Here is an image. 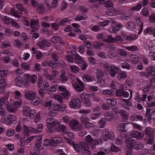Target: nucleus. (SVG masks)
<instances>
[{
	"mask_svg": "<svg viewBox=\"0 0 155 155\" xmlns=\"http://www.w3.org/2000/svg\"><path fill=\"white\" fill-rule=\"evenodd\" d=\"M47 126L51 132H54L56 130H60V123L53 118L48 119L46 120Z\"/></svg>",
	"mask_w": 155,
	"mask_h": 155,
	"instance_id": "1",
	"label": "nucleus"
},
{
	"mask_svg": "<svg viewBox=\"0 0 155 155\" xmlns=\"http://www.w3.org/2000/svg\"><path fill=\"white\" fill-rule=\"evenodd\" d=\"M35 114V111L34 110H30L29 107H25L23 110V114L24 115L28 117L29 119H32L34 118Z\"/></svg>",
	"mask_w": 155,
	"mask_h": 155,
	"instance_id": "2",
	"label": "nucleus"
},
{
	"mask_svg": "<svg viewBox=\"0 0 155 155\" xmlns=\"http://www.w3.org/2000/svg\"><path fill=\"white\" fill-rule=\"evenodd\" d=\"M69 125L71 129L75 131L80 130L82 128V125L76 120H71L69 123Z\"/></svg>",
	"mask_w": 155,
	"mask_h": 155,
	"instance_id": "3",
	"label": "nucleus"
},
{
	"mask_svg": "<svg viewBox=\"0 0 155 155\" xmlns=\"http://www.w3.org/2000/svg\"><path fill=\"white\" fill-rule=\"evenodd\" d=\"M103 137L104 140L106 141L113 139L115 137L113 132L110 131L108 129H105L103 130Z\"/></svg>",
	"mask_w": 155,
	"mask_h": 155,
	"instance_id": "4",
	"label": "nucleus"
},
{
	"mask_svg": "<svg viewBox=\"0 0 155 155\" xmlns=\"http://www.w3.org/2000/svg\"><path fill=\"white\" fill-rule=\"evenodd\" d=\"M81 152L83 155H91V152L89 147H87V144L84 142H81Z\"/></svg>",
	"mask_w": 155,
	"mask_h": 155,
	"instance_id": "5",
	"label": "nucleus"
},
{
	"mask_svg": "<svg viewBox=\"0 0 155 155\" xmlns=\"http://www.w3.org/2000/svg\"><path fill=\"white\" fill-rule=\"evenodd\" d=\"M81 103L79 99L77 98H73L69 103L70 107L71 108L77 109L80 107Z\"/></svg>",
	"mask_w": 155,
	"mask_h": 155,
	"instance_id": "6",
	"label": "nucleus"
},
{
	"mask_svg": "<svg viewBox=\"0 0 155 155\" xmlns=\"http://www.w3.org/2000/svg\"><path fill=\"white\" fill-rule=\"evenodd\" d=\"M77 81L78 83H76L75 82V84L73 83V86L76 89L77 91H78L79 92H81L84 90V85L80 79H77Z\"/></svg>",
	"mask_w": 155,
	"mask_h": 155,
	"instance_id": "7",
	"label": "nucleus"
},
{
	"mask_svg": "<svg viewBox=\"0 0 155 155\" xmlns=\"http://www.w3.org/2000/svg\"><path fill=\"white\" fill-rule=\"evenodd\" d=\"M130 134L132 137L136 138L138 140H142L144 135V133L136 130L131 131Z\"/></svg>",
	"mask_w": 155,
	"mask_h": 155,
	"instance_id": "8",
	"label": "nucleus"
},
{
	"mask_svg": "<svg viewBox=\"0 0 155 155\" xmlns=\"http://www.w3.org/2000/svg\"><path fill=\"white\" fill-rule=\"evenodd\" d=\"M24 97L27 100H33L36 97V93L31 90L27 91L25 93Z\"/></svg>",
	"mask_w": 155,
	"mask_h": 155,
	"instance_id": "9",
	"label": "nucleus"
},
{
	"mask_svg": "<svg viewBox=\"0 0 155 155\" xmlns=\"http://www.w3.org/2000/svg\"><path fill=\"white\" fill-rule=\"evenodd\" d=\"M74 50L71 51V53L73 55L75 56V63L77 64H81L83 62V60L82 57L80 56L76 52L77 51V48L76 47L74 48Z\"/></svg>",
	"mask_w": 155,
	"mask_h": 155,
	"instance_id": "10",
	"label": "nucleus"
},
{
	"mask_svg": "<svg viewBox=\"0 0 155 155\" xmlns=\"http://www.w3.org/2000/svg\"><path fill=\"white\" fill-rule=\"evenodd\" d=\"M60 106V104L57 103L56 101L53 104V107L50 110L49 114L51 116L55 115L58 112L59 108L58 107Z\"/></svg>",
	"mask_w": 155,
	"mask_h": 155,
	"instance_id": "11",
	"label": "nucleus"
},
{
	"mask_svg": "<svg viewBox=\"0 0 155 155\" xmlns=\"http://www.w3.org/2000/svg\"><path fill=\"white\" fill-rule=\"evenodd\" d=\"M136 141L131 137H128L125 140V143L126 144L127 147L129 149H132L136 143Z\"/></svg>",
	"mask_w": 155,
	"mask_h": 155,
	"instance_id": "12",
	"label": "nucleus"
},
{
	"mask_svg": "<svg viewBox=\"0 0 155 155\" xmlns=\"http://www.w3.org/2000/svg\"><path fill=\"white\" fill-rule=\"evenodd\" d=\"M110 68L109 74L111 76L114 77L115 76L116 74L119 72V69L117 66L114 65H110Z\"/></svg>",
	"mask_w": 155,
	"mask_h": 155,
	"instance_id": "13",
	"label": "nucleus"
},
{
	"mask_svg": "<svg viewBox=\"0 0 155 155\" xmlns=\"http://www.w3.org/2000/svg\"><path fill=\"white\" fill-rule=\"evenodd\" d=\"M5 122L8 124L10 125L12 124H14L16 123V118L14 115L10 114L8 116L7 120L5 121Z\"/></svg>",
	"mask_w": 155,
	"mask_h": 155,
	"instance_id": "14",
	"label": "nucleus"
},
{
	"mask_svg": "<svg viewBox=\"0 0 155 155\" xmlns=\"http://www.w3.org/2000/svg\"><path fill=\"white\" fill-rule=\"evenodd\" d=\"M81 100L84 104H88V106H91V104L90 103L89 96L87 95L84 94V93L81 94Z\"/></svg>",
	"mask_w": 155,
	"mask_h": 155,
	"instance_id": "15",
	"label": "nucleus"
},
{
	"mask_svg": "<svg viewBox=\"0 0 155 155\" xmlns=\"http://www.w3.org/2000/svg\"><path fill=\"white\" fill-rule=\"evenodd\" d=\"M114 111H109L107 112L104 114L105 119L108 121H110L113 120L114 117Z\"/></svg>",
	"mask_w": 155,
	"mask_h": 155,
	"instance_id": "16",
	"label": "nucleus"
},
{
	"mask_svg": "<svg viewBox=\"0 0 155 155\" xmlns=\"http://www.w3.org/2000/svg\"><path fill=\"white\" fill-rule=\"evenodd\" d=\"M16 8L18 9V12L19 14H22L27 13V9L21 4H17L16 5Z\"/></svg>",
	"mask_w": 155,
	"mask_h": 155,
	"instance_id": "17",
	"label": "nucleus"
},
{
	"mask_svg": "<svg viewBox=\"0 0 155 155\" xmlns=\"http://www.w3.org/2000/svg\"><path fill=\"white\" fill-rule=\"evenodd\" d=\"M118 113L120 114L123 117L124 122H126L128 119V114L126 111L123 110H120L118 111Z\"/></svg>",
	"mask_w": 155,
	"mask_h": 155,
	"instance_id": "18",
	"label": "nucleus"
},
{
	"mask_svg": "<svg viewBox=\"0 0 155 155\" xmlns=\"http://www.w3.org/2000/svg\"><path fill=\"white\" fill-rule=\"evenodd\" d=\"M9 104L8 98L6 97H2L0 100V107L5 106V107Z\"/></svg>",
	"mask_w": 155,
	"mask_h": 155,
	"instance_id": "19",
	"label": "nucleus"
},
{
	"mask_svg": "<svg viewBox=\"0 0 155 155\" xmlns=\"http://www.w3.org/2000/svg\"><path fill=\"white\" fill-rule=\"evenodd\" d=\"M43 150V147L41 146L40 141H38L34 145V150L35 152H40Z\"/></svg>",
	"mask_w": 155,
	"mask_h": 155,
	"instance_id": "20",
	"label": "nucleus"
},
{
	"mask_svg": "<svg viewBox=\"0 0 155 155\" xmlns=\"http://www.w3.org/2000/svg\"><path fill=\"white\" fill-rule=\"evenodd\" d=\"M110 51L108 53L107 56L109 58H113L116 56V52L114 51L115 47L114 46H112Z\"/></svg>",
	"mask_w": 155,
	"mask_h": 155,
	"instance_id": "21",
	"label": "nucleus"
},
{
	"mask_svg": "<svg viewBox=\"0 0 155 155\" xmlns=\"http://www.w3.org/2000/svg\"><path fill=\"white\" fill-rule=\"evenodd\" d=\"M94 137H92L90 135H88L85 138V142L86 143L88 144L91 145L92 144L94 140Z\"/></svg>",
	"mask_w": 155,
	"mask_h": 155,
	"instance_id": "22",
	"label": "nucleus"
},
{
	"mask_svg": "<svg viewBox=\"0 0 155 155\" xmlns=\"http://www.w3.org/2000/svg\"><path fill=\"white\" fill-rule=\"evenodd\" d=\"M144 131L145 135L148 137L151 136L153 133V129L149 127L146 128Z\"/></svg>",
	"mask_w": 155,
	"mask_h": 155,
	"instance_id": "23",
	"label": "nucleus"
},
{
	"mask_svg": "<svg viewBox=\"0 0 155 155\" xmlns=\"http://www.w3.org/2000/svg\"><path fill=\"white\" fill-rule=\"evenodd\" d=\"M59 80L61 81L62 83H65L68 80L67 77L65 75V72L64 71L62 72V74L58 78Z\"/></svg>",
	"mask_w": 155,
	"mask_h": 155,
	"instance_id": "24",
	"label": "nucleus"
},
{
	"mask_svg": "<svg viewBox=\"0 0 155 155\" xmlns=\"http://www.w3.org/2000/svg\"><path fill=\"white\" fill-rule=\"evenodd\" d=\"M146 71L147 73L150 75H155V68L153 66H150L147 67Z\"/></svg>",
	"mask_w": 155,
	"mask_h": 155,
	"instance_id": "25",
	"label": "nucleus"
},
{
	"mask_svg": "<svg viewBox=\"0 0 155 155\" xmlns=\"http://www.w3.org/2000/svg\"><path fill=\"white\" fill-rule=\"evenodd\" d=\"M127 28L130 30L133 31L136 28V26L133 22H128L126 24Z\"/></svg>",
	"mask_w": 155,
	"mask_h": 155,
	"instance_id": "26",
	"label": "nucleus"
},
{
	"mask_svg": "<svg viewBox=\"0 0 155 155\" xmlns=\"http://www.w3.org/2000/svg\"><path fill=\"white\" fill-rule=\"evenodd\" d=\"M82 77L83 80L84 81L90 82L93 81L94 80V77L86 74H83Z\"/></svg>",
	"mask_w": 155,
	"mask_h": 155,
	"instance_id": "27",
	"label": "nucleus"
},
{
	"mask_svg": "<svg viewBox=\"0 0 155 155\" xmlns=\"http://www.w3.org/2000/svg\"><path fill=\"white\" fill-rule=\"evenodd\" d=\"M25 76H28V79H29L31 82L33 83H35L37 79V76L35 75H33L31 76L28 74H25Z\"/></svg>",
	"mask_w": 155,
	"mask_h": 155,
	"instance_id": "28",
	"label": "nucleus"
},
{
	"mask_svg": "<svg viewBox=\"0 0 155 155\" xmlns=\"http://www.w3.org/2000/svg\"><path fill=\"white\" fill-rule=\"evenodd\" d=\"M23 80L20 76L16 77L15 79V82L16 85L20 87L22 83Z\"/></svg>",
	"mask_w": 155,
	"mask_h": 155,
	"instance_id": "29",
	"label": "nucleus"
},
{
	"mask_svg": "<svg viewBox=\"0 0 155 155\" xmlns=\"http://www.w3.org/2000/svg\"><path fill=\"white\" fill-rule=\"evenodd\" d=\"M63 141V138L61 137H54L52 140V142L56 144L61 143Z\"/></svg>",
	"mask_w": 155,
	"mask_h": 155,
	"instance_id": "30",
	"label": "nucleus"
},
{
	"mask_svg": "<svg viewBox=\"0 0 155 155\" xmlns=\"http://www.w3.org/2000/svg\"><path fill=\"white\" fill-rule=\"evenodd\" d=\"M73 54L71 52H68L66 56V59L69 61L70 63H74V60L73 59Z\"/></svg>",
	"mask_w": 155,
	"mask_h": 155,
	"instance_id": "31",
	"label": "nucleus"
},
{
	"mask_svg": "<svg viewBox=\"0 0 155 155\" xmlns=\"http://www.w3.org/2000/svg\"><path fill=\"white\" fill-rule=\"evenodd\" d=\"M104 75V73L101 69L97 70V79H101Z\"/></svg>",
	"mask_w": 155,
	"mask_h": 155,
	"instance_id": "32",
	"label": "nucleus"
},
{
	"mask_svg": "<svg viewBox=\"0 0 155 155\" xmlns=\"http://www.w3.org/2000/svg\"><path fill=\"white\" fill-rule=\"evenodd\" d=\"M37 12L40 14H43L45 12V9L43 5L40 4L39 5L37 8Z\"/></svg>",
	"mask_w": 155,
	"mask_h": 155,
	"instance_id": "33",
	"label": "nucleus"
},
{
	"mask_svg": "<svg viewBox=\"0 0 155 155\" xmlns=\"http://www.w3.org/2000/svg\"><path fill=\"white\" fill-rule=\"evenodd\" d=\"M80 119L81 122L84 125L88 122L89 121L88 117L85 115H82Z\"/></svg>",
	"mask_w": 155,
	"mask_h": 155,
	"instance_id": "34",
	"label": "nucleus"
},
{
	"mask_svg": "<svg viewBox=\"0 0 155 155\" xmlns=\"http://www.w3.org/2000/svg\"><path fill=\"white\" fill-rule=\"evenodd\" d=\"M102 94L104 95H111L114 94V92L113 90H104L102 92Z\"/></svg>",
	"mask_w": 155,
	"mask_h": 155,
	"instance_id": "35",
	"label": "nucleus"
},
{
	"mask_svg": "<svg viewBox=\"0 0 155 155\" xmlns=\"http://www.w3.org/2000/svg\"><path fill=\"white\" fill-rule=\"evenodd\" d=\"M74 137V134L73 133L68 131L65 134L64 137L65 139H73Z\"/></svg>",
	"mask_w": 155,
	"mask_h": 155,
	"instance_id": "36",
	"label": "nucleus"
},
{
	"mask_svg": "<svg viewBox=\"0 0 155 155\" xmlns=\"http://www.w3.org/2000/svg\"><path fill=\"white\" fill-rule=\"evenodd\" d=\"M132 62L134 64H137L140 61V58L137 55H134L132 56Z\"/></svg>",
	"mask_w": 155,
	"mask_h": 155,
	"instance_id": "37",
	"label": "nucleus"
},
{
	"mask_svg": "<svg viewBox=\"0 0 155 155\" xmlns=\"http://www.w3.org/2000/svg\"><path fill=\"white\" fill-rule=\"evenodd\" d=\"M70 68L72 72L76 74L79 71V68L77 66L74 65H71Z\"/></svg>",
	"mask_w": 155,
	"mask_h": 155,
	"instance_id": "38",
	"label": "nucleus"
},
{
	"mask_svg": "<svg viewBox=\"0 0 155 155\" xmlns=\"http://www.w3.org/2000/svg\"><path fill=\"white\" fill-rule=\"evenodd\" d=\"M143 147V144L140 143L139 142H136L134 146V148L137 150L141 149Z\"/></svg>",
	"mask_w": 155,
	"mask_h": 155,
	"instance_id": "39",
	"label": "nucleus"
},
{
	"mask_svg": "<svg viewBox=\"0 0 155 155\" xmlns=\"http://www.w3.org/2000/svg\"><path fill=\"white\" fill-rule=\"evenodd\" d=\"M141 14L144 16L147 17L149 14V10L146 8H145L142 9Z\"/></svg>",
	"mask_w": 155,
	"mask_h": 155,
	"instance_id": "40",
	"label": "nucleus"
},
{
	"mask_svg": "<svg viewBox=\"0 0 155 155\" xmlns=\"http://www.w3.org/2000/svg\"><path fill=\"white\" fill-rule=\"evenodd\" d=\"M31 104L36 106H37L41 101L40 98L38 97H37L36 96V97L33 100H32Z\"/></svg>",
	"mask_w": 155,
	"mask_h": 155,
	"instance_id": "41",
	"label": "nucleus"
},
{
	"mask_svg": "<svg viewBox=\"0 0 155 155\" xmlns=\"http://www.w3.org/2000/svg\"><path fill=\"white\" fill-rule=\"evenodd\" d=\"M107 104L112 106H114L116 103L115 99H109L107 100Z\"/></svg>",
	"mask_w": 155,
	"mask_h": 155,
	"instance_id": "42",
	"label": "nucleus"
},
{
	"mask_svg": "<svg viewBox=\"0 0 155 155\" xmlns=\"http://www.w3.org/2000/svg\"><path fill=\"white\" fill-rule=\"evenodd\" d=\"M61 40V38L56 36H54L51 38L52 41L53 43H55L58 42Z\"/></svg>",
	"mask_w": 155,
	"mask_h": 155,
	"instance_id": "43",
	"label": "nucleus"
},
{
	"mask_svg": "<svg viewBox=\"0 0 155 155\" xmlns=\"http://www.w3.org/2000/svg\"><path fill=\"white\" fill-rule=\"evenodd\" d=\"M11 44L8 41H5L1 45V47L2 49H4L11 46Z\"/></svg>",
	"mask_w": 155,
	"mask_h": 155,
	"instance_id": "44",
	"label": "nucleus"
},
{
	"mask_svg": "<svg viewBox=\"0 0 155 155\" xmlns=\"http://www.w3.org/2000/svg\"><path fill=\"white\" fill-rule=\"evenodd\" d=\"M8 71L7 70H2L0 71V76L4 78L7 75Z\"/></svg>",
	"mask_w": 155,
	"mask_h": 155,
	"instance_id": "45",
	"label": "nucleus"
},
{
	"mask_svg": "<svg viewBox=\"0 0 155 155\" xmlns=\"http://www.w3.org/2000/svg\"><path fill=\"white\" fill-rule=\"evenodd\" d=\"M116 11L114 9H112L111 11L106 12V15L109 16H113L116 15Z\"/></svg>",
	"mask_w": 155,
	"mask_h": 155,
	"instance_id": "46",
	"label": "nucleus"
},
{
	"mask_svg": "<svg viewBox=\"0 0 155 155\" xmlns=\"http://www.w3.org/2000/svg\"><path fill=\"white\" fill-rule=\"evenodd\" d=\"M21 65L22 68L25 70H29L30 68V65L26 63H22Z\"/></svg>",
	"mask_w": 155,
	"mask_h": 155,
	"instance_id": "47",
	"label": "nucleus"
},
{
	"mask_svg": "<svg viewBox=\"0 0 155 155\" xmlns=\"http://www.w3.org/2000/svg\"><path fill=\"white\" fill-rule=\"evenodd\" d=\"M99 124L100 127L101 128H103L104 127L106 124V121L104 118H102L99 122Z\"/></svg>",
	"mask_w": 155,
	"mask_h": 155,
	"instance_id": "48",
	"label": "nucleus"
},
{
	"mask_svg": "<svg viewBox=\"0 0 155 155\" xmlns=\"http://www.w3.org/2000/svg\"><path fill=\"white\" fill-rule=\"evenodd\" d=\"M54 99L55 100L58 101L60 104H62L63 103V100L62 97L61 95H57L54 97Z\"/></svg>",
	"mask_w": 155,
	"mask_h": 155,
	"instance_id": "49",
	"label": "nucleus"
},
{
	"mask_svg": "<svg viewBox=\"0 0 155 155\" xmlns=\"http://www.w3.org/2000/svg\"><path fill=\"white\" fill-rule=\"evenodd\" d=\"M127 124H128L127 123H122L120 124L118 127L119 130L121 131L125 132L126 130H125V125Z\"/></svg>",
	"mask_w": 155,
	"mask_h": 155,
	"instance_id": "50",
	"label": "nucleus"
},
{
	"mask_svg": "<svg viewBox=\"0 0 155 155\" xmlns=\"http://www.w3.org/2000/svg\"><path fill=\"white\" fill-rule=\"evenodd\" d=\"M117 53L121 56H126L128 54L124 50L122 49L118 50Z\"/></svg>",
	"mask_w": 155,
	"mask_h": 155,
	"instance_id": "51",
	"label": "nucleus"
},
{
	"mask_svg": "<svg viewBox=\"0 0 155 155\" xmlns=\"http://www.w3.org/2000/svg\"><path fill=\"white\" fill-rule=\"evenodd\" d=\"M126 49L130 51H135L138 49V48L135 45L127 47Z\"/></svg>",
	"mask_w": 155,
	"mask_h": 155,
	"instance_id": "52",
	"label": "nucleus"
},
{
	"mask_svg": "<svg viewBox=\"0 0 155 155\" xmlns=\"http://www.w3.org/2000/svg\"><path fill=\"white\" fill-rule=\"evenodd\" d=\"M7 110L11 113L15 112L16 111V108H13L12 106H9L8 104L7 106L6 107Z\"/></svg>",
	"mask_w": 155,
	"mask_h": 155,
	"instance_id": "53",
	"label": "nucleus"
},
{
	"mask_svg": "<svg viewBox=\"0 0 155 155\" xmlns=\"http://www.w3.org/2000/svg\"><path fill=\"white\" fill-rule=\"evenodd\" d=\"M132 124L134 127L141 131H142L143 127L140 125L135 123H132Z\"/></svg>",
	"mask_w": 155,
	"mask_h": 155,
	"instance_id": "54",
	"label": "nucleus"
},
{
	"mask_svg": "<svg viewBox=\"0 0 155 155\" xmlns=\"http://www.w3.org/2000/svg\"><path fill=\"white\" fill-rule=\"evenodd\" d=\"M6 133L8 136H12L15 134V131L13 129H10L7 131Z\"/></svg>",
	"mask_w": 155,
	"mask_h": 155,
	"instance_id": "55",
	"label": "nucleus"
},
{
	"mask_svg": "<svg viewBox=\"0 0 155 155\" xmlns=\"http://www.w3.org/2000/svg\"><path fill=\"white\" fill-rule=\"evenodd\" d=\"M69 19L67 18H64L59 22V24L61 26L64 25L66 23L69 21Z\"/></svg>",
	"mask_w": 155,
	"mask_h": 155,
	"instance_id": "56",
	"label": "nucleus"
},
{
	"mask_svg": "<svg viewBox=\"0 0 155 155\" xmlns=\"http://www.w3.org/2000/svg\"><path fill=\"white\" fill-rule=\"evenodd\" d=\"M58 0H53L51 2V6L50 7V9L52 8H55L58 5Z\"/></svg>",
	"mask_w": 155,
	"mask_h": 155,
	"instance_id": "57",
	"label": "nucleus"
},
{
	"mask_svg": "<svg viewBox=\"0 0 155 155\" xmlns=\"http://www.w3.org/2000/svg\"><path fill=\"white\" fill-rule=\"evenodd\" d=\"M101 115V114L100 113H97L95 114H92L90 117L91 119L93 120H95L98 118V117Z\"/></svg>",
	"mask_w": 155,
	"mask_h": 155,
	"instance_id": "58",
	"label": "nucleus"
},
{
	"mask_svg": "<svg viewBox=\"0 0 155 155\" xmlns=\"http://www.w3.org/2000/svg\"><path fill=\"white\" fill-rule=\"evenodd\" d=\"M49 66L52 67V68H54L58 67V63L53 62H49Z\"/></svg>",
	"mask_w": 155,
	"mask_h": 155,
	"instance_id": "59",
	"label": "nucleus"
},
{
	"mask_svg": "<svg viewBox=\"0 0 155 155\" xmlns=\"http://www.w3.org/2000/svg\"><path fill=\"white\" fill-rule=\"evenodd\" d=\"M111 150L113 152H118L119 149L116 145L113 144L110 148Z\"/></svg>",
	"mask_w": 155,
	"mask_h": 155,
	"instance_id": "60",
	"label": "nucleus"
},
{
	"mask_svg": "<svg viewBox=\"0 0 155 155\" xmlns=\"http://www.w3.org/2000/svg\"><path fill=\"white\" fill-rule=\"evenodd\" d=\"M104 4L105 6L107 8H112L113 6V3L109 1L106 2Z\"/></svg>",
	"mask_w": 155,
	"mask_h": 155,
	"instance_id": "61",
	"label": "nucleus"
},
{
	"mask_svg": "<svg viewBox=\"0 0 155 155\" xmlns=\"http://www.w3.org/2000/svg\"><path fill=\"white\" fill-rule=\"evenodd\" d=\"M124 89H118L116 91V94L117 96L118 97H121L122 96Z\"/></svg>",
	"mask_w": 155,
	"mask_h": 155,
	"instance_id": "62",
	"label": "nucleus"
},
{
	"mask_svg": "<svg viewBox=\"0 0 155 155\" xmlns=\"http://www.w3.org/2000/svg\"><path fill=\"white\" fill-rule=\"evenodd\" d=\"M127 77L126 74L124 73H121L118 74L117 76V78L118 80H120L121 79L125 78Z\"/></svg>",
	"mask_w": 155,
	"mask_h": 155,
	"instance_id": "63",
	"label": "nucleus"
},
{
	"mask_svg": "<svg viewBox=\"0 0 155 155\" xmlns=\"http://www.w3.org/2000/svg\"><path fill=\"white\" fill-rule=\"evenodd\" d=\"M59 24L56 23H53L52 24L51 27L53 29L56 30L59 28Z\"/></svg>",
	"mask_w": 155,
	"mask_h": 155,
	"instance_id": "64",
	"label": "nucleus"
}]
</instances>
